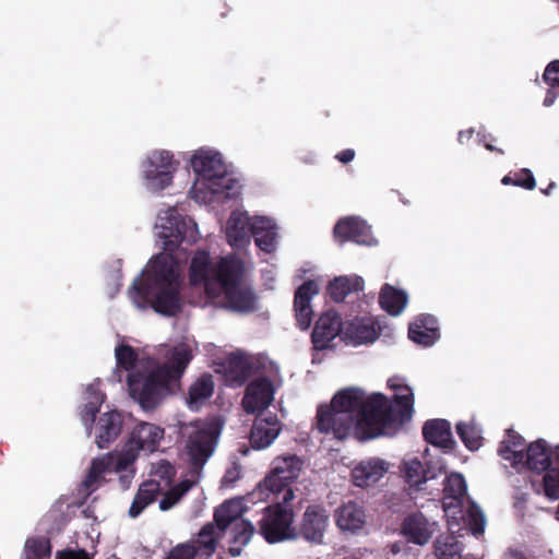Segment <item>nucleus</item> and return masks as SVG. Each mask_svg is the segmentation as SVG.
Listing matches in <instances>:
<instances>
[{"label":"nucleus","mask_w":559,"mask_h":559,"mask_svg":"<svg viewBox=\"0 0 559 559\" xmlns=\"http://www.w3.org/2000/svg\"><path fill=\"white\" fill-rule=\"evenodd\" d=\"M389 384L400 392L392 403L382 393L366 397L365 391L358 388L338 391L330 404L318 406L316 428L340 440L354 429L358 439L369 440L403 426L412 419L414 394L408 385H393L391 380Z\"/></svg>","instance_id":"1"},{"label":"nucleus","mask_w":559,"mask_h":559,"mask_svg":"<svg viewBox=\"0 0 559 559\" xmlns=\"http://www.w3.org/2000/svg\"><path fill=\"white\" fill-rule=\"evenodd\" d=\"M193 358L186 344L175 346L163 364L148 372L135 371L128 374L129 394L144 411H153L180 386L181 378Z\"/></svg>","instance_id":"2"},{"label":"nucleus","mask_w":559,"mask_h":559,"mask_svg":"<svg viewBox=\"0 0 559 559\" xmlns=\"http://www.w3.org/2000/svg\"><path fill=\"white\" fill-rule=\"evenodd\" d=\"M245 273V262L237 253L213 259L209 251L197 250L189 266V283L203 286L205 293L215 297L224 294L238 310H245V292L240 284Z\"/></svg>","instance_id":"3"},{"label":"nucleus","mask_w":559,"mask_h":559,"mask_svg":"<svg viewBox=\"0 0 559 559\" xmlns=\"http://www.w3.org/2000/svg\"><path fill=\"white\" fill-rule=\"evenodd\" d=\"M131 289L157 313L174 317L182 311L180 275L164 255L151 260L145 277L135 280Z\"/></svg>","instance_id":"4"},{"label":"nucleus","mask_w":559,"mask_h":559,"mask_svg":"<svg viewBox=\"0 0 559 559\" xmlns=\"http://www.w3.org/2000/svg\"><path fill=\"white\" fill-rule=\"evenodd\" d=\"M222 428L218 419L195 420L180 426L183 453L189 464L187 476L201 479L203 468L218 444Z\"/></svg>","instance_id":"5"},{"label":"nucleus","mask_w":559,"mask_h":559,"mask_svg":"<svg viewBox=\"0 0 559 559\" xmlns=\"http://www.w3.org/2000/svg\"><path fill=\"white\" fill-rule=\"evenodd\" d=\"M191 166L200 177V183L212 195L234 199L240 193L239 182L228 173L218 152L199 150L191 158Z\"/></svg>","instance_id":"6"},{"label":"nucleus","mask_w":559,"mask_h":559,"mask_svg":"<svg viewBox=\"0 0 559 559\" xmlns=\"http://www.w3.org/2000/svg\"><path fill=\"white\" fill-rule=\"evenodd\" d=\"M294 499V490L288 489L284 496L277 497V501L263 509L258 521V531L266 543L278 544L297 539Z\"/></svg>","instance_id":"7"},{"label":"nucleus","mask_w":559,"mask_h":559,"mask_svg":"<svg viewBox=\"0 0 559 559\" xmlns=\"http://www.w3.org/2000/svg\"><path fill=\"white\" fill-rule=\"evenodd\" d=\"M160 235L165 238L167 250L174 251L180 243L193 245L198 240V228L194 221L181 215L175 207H169L158 214Z\"/></svg>","instance_id":"8"},{"label":"nucleus","mask_w":559,"mask_h":559,"mask_svg":"<svg viewBox=\"0 0 559 559\" xmlns=\"http://www.w3.org/2000/svg\"><path fill=\"white\" fill-rule=\"evenodd\" d=\"M304 467V461L296 454L276 456L272 462V469L266 475L260 488L278 497L292 488V484L299 477Z\"/></svg>","instance_id":"9"},{"label":"nucleus","mask_w":559,"mask_h":559,"mask_svg":"<svg viewBox=\"0 0 559 559\" xmlns=\"http://www.w3.org/2000/svg\"><path fill=\"white\" fill-rule=\"evenodd\" d=\"M142 167L146 187L157 192L171 185L177 163L169 151H155L143 163Z\"/></svg>","instance_id":"10"},{"label":"nucleus","mask_w":559,"mask_h":559,"mask_svg":"<svg viewBox=\"0 0 559 559\" xmlns=\"http://www.w3.org/2000/svg\"><path fill=\"white\" fill-rule=\"evenodd\" d=\"M329 520L330 514L322 504H309L296 527L297 539L301 537L311 544H322Z\"/></svg>","instance_id":"11"},{"label":"nucleus","mask_w":559,"mask_h":559,"mask_svg":"<svg viewBox=\"0 0 559 559\" xmlns=\"http://www.w3.org/2000/svg\"><path fill=\"white\" fill-rule=\"evenodd\" d=\"M333 235L341 245L346 241L366 246L374 243L370 226L364 219L356 216L340 218L334 225Z\"/></svg>","instance_id":"12"},{"label":"nucleus","mask_w":559,"mask_h":559,"mask_svg":"<svg viewBox=\"0 0 559 559\" xmlns=\"http://www.w3.org/2000/svg\"><path fill=\"white\" fill-rule=\"evenodd\" d=\"M338 335L343 336V322L338 312L329 310L317 320L311 333L313 349L317 352L330 347V343Z\"/></svg>","instance_id":"13"},{"label":"nucleus","mask_w":559,"mask_h":559,"mask_svg":"<svg viewBox=\"0 0 559 559\" xmlns=\"http://www.w3.org/2000/svg\"><path fill=\"white\" fill-rule=\"evenodd\" d=\"M247 230L254 239L255 246L265 253L276 249L277 225L275 221L264 215L249 216L247 214Z\"/></svg>","instance_id":"14"},{"label":"nucleus","mask_w":559,"mask_h":559,"mask_svg":"<svg viewBox=\"0 0 559 559\" xmlns=\"http://www.w3.org/2000/svg\"><path fill=\"white\" fill-rule=\"evenodd\" d=\"M164 435L165 430L160 426L141 421L133 427L127 443L138 453L151 454L158 449Z\"/></svg>","instance_id":"15"},{"label":"nucleus","mask_w":559,"mask_h":559,"mask_svg":"<svg viewBox=\"0 0 559 559\" xmlns=\"http://www.w3.org/2000/svg\"><path fill=\"white\" fill-rule=\"evenodd\" d=\"M281 429V423L275 414L257 416L247 438L252 449L263 450L273 443Z\"/></svg>","instance_id":"16"},{"label":"nucleus","mask_w":559,"mask_h":559,"mask_svg":"<svg viewBox=\"0 0 559 559\" xmlns=\"http://www.w3.org/2000/svg\"><path fill=\"white\" fill-rule=\"evenodd\" d=\"M274 377H258L247 383V414L267 408L274 400Z\"/></svg>","instance_id":"17"},{"label":"nucleus","mask_w":559,"mask_h":559,"mask_svg":"<svg viewBox=\"0 0 559 559\" xmlns=\"http://www.w3.org/2000/svg\"><path fill=\"white\" fill-rule=\"evenodd\" d=\"M390 468V463L380 457H369L360 461L350 473L353 484L357 487H368L378 483Z\"/></svg>","instance_id":"18"},{"label":"nucleus","mask_w":559,"mask_h":559,"mask_svg":"<svg viewBox=\"0 0 559 559\" xmlns=\"http://www.w3.org/2000/svg\"><path fill=\"white\" fill-rule=\"evenodd\" d=\"M123 416L118 411L102 414L95 425V443L99 449H107L120 436Z\"/></svg>","instance_id":"19"},{"label":"nucleus","mask_w":559,"mask_h":559,"mask_svg":"<svg viewBox=\"0 0 559 559\" xmlns=\"http://www.w3.org/2000/svg\"><path fill=\"white\" fill-rule=\"evenodd\" d=\"M378 332L371 318H355L343 324V341L354 346L372 343Z\"/></svg>","instance_id":"20"},{"label":"nucleus","mask_w":559,"mask_h":559,"mask_svg":"<svg viewBox=\"0 0 559 559\" xmlns=\"http://www.w3.org/2000/svg\"><path fill=\"white\" fill-rule=\"evenodd\" d=\"M225 533L213 523H206L202 526L197 535V538L186 542L195 552L198 559L211 558L218 546L219 540L224 537Z\"/></svg>","instance_id":"21"},{"label":"nucleus","mask_w":559,"mask_h":559,"mask_svg":"<svg viewBox=\"0 0 559 559\" xmlns=\"http://www.w3.org/2000/svg\"><path fill=\"white\" fill-rule=\"evenodd\" d=\"M401 530L408 542L420 546L426 545L433 533L432 524L420 512L407 515L402 522Z\"/></svg>","instance_id":"22"},{"label":"nucleus","mask_w":559,"mask_h":559,"mask_svg":"<svg viewBox=\"0 0 559 559\" xmlns=\"http://www.w3.org/2000/svg\"><path fill=\"white\" fill-rule=\"evenodd\" d=\"M423 437L427 443L437 448L452 450L455 444L447 419H428L423 426Z\"/></svg>","instance_id":"23"},{"label":"nucleus","mask_w":559,"mask_h":559,"mask_svg":"<svg viewBox=\"0 0 559 559\" xmlns=\"http://www.w3.org/2000/svg\"><path fill=\"white\" fill-rule=\"evenodd\" d=\"M439 336L438 321L432 314H420L408 326V337L423 346H431Z\"/></svg>","instance_id":"24"},{"label":"nucleus","mask_w":559,"mask_h":559,"mask_svg":"<svg viewBox=\"0 0 559 559\" xmlns=\"http://www.w3.org/2000/svg\"><path fill=\"white\" fill-rule=\"evenodd\" d=\"M335 522L341 531L356 533L366 524L365 509L355 501L345 502L336 509Z\"/></svg>","instance_id":"25"},{"label":"nucleus","mask_w":559,"mask_h":559,"mask_svg":"<svg viewBox=\"0 0 559 559\" xmlns=\"http://www.w3.org/2000/svg\"><path fill=\"white\" fill-rule=\"evenodd\" d=\"M552 464V452L544 439H538L524 451L523 462L519 463L518 468H528L540 473Z\"/></svg>","instance_id":"26"},{"label":"nucleus","mask_w":559,"mask_h":559,"mask_svg":"<svg viewBox=\"0 0 559 559\" xmlns=\"http://www.w3.org/2000/svg\"><path fill=\"white\" fill-rule=\"evenodd\" d=\"M245 513V498L238 497L229 499L222 503L214 511V524L221 532L226 533L227 528L241 521L245 523L242 515Z\"/></svg>","instance_id":"27"},{"label":"nucleus","mask_w":559,"mask_h":559,"mask_svg":"<svg viewBox=\"0 0 559 559\" xmlns=\"http://www.w3.org/2000/svg\"><path fill=\"white\" fill-rule=\"evenodd\" d=\"M111 455H103L92 461L88 472L81 484V488L86 496L94 492L105 481L104 476L107 472H111Z\"/></svg>","instance_id":"28"},{"label":"nucleus","mask_w":559,"mask_h":559,"mask_svg":"<svg viewBox=\"0 0 559 559\" xmlns=\"http://www.w3.org/2000/svg\"><path fill=\"white\" fill-rule=\"evenodd\" d=\"M525 440L513 429H508L504 440L500 443L499 455L511 463L513 467H519V463L523 462Z\"/></svg>","instance_id":"29"},{"label":"nucleus","mask_w":559,"mask_h":559,"mask_svg":"<svg viewBox=\"0 0 559 559\" xmlns=\"http://www.w3.org/2000/svg\"><path fill=\"white\" fill-rule=\"evenodd\" d=\"M159 491L160 484L157 480L148 479L143 481L131 503L129 516L132 519L138 518L150 504L155 502Z\"/></svg>","instance_id":"30"},{"label":"nucleus","mask_w":559,"mask_h":559,"mask_svg":"<svg viewBox=\"0 0 559 559\" xmlns=\"http://www.w3.org/2000/svg\"><path fill=\"white\" fill-rule=\"evenodd\" d=\"M364 289V280L359 276H338L330 282L328 293L335 302H342L345 298Z\"/></svg>","instance_id":"31"},{"label":"nucleus","mask_w":559,"mask_h":559,"mask_svg":"<svg viewBox=\"0 0 559 559\" xmlns=\"http://www.w3.org/2000/svg\"><path fill=\"white\" fill-rule=\"evenodd\" d=\"M214 393V380L210 373L201 374L189 388L187 404L191 409H198Z\"/></svg>","instance_id":"32"},{"label":"nucleus","mask_w":559,"mask_h":559,"mask_svg":"<svg viewBox=\"0 0 559 559\" xmlns=\"http://www.w3.org/2000/svg\"><path fill=\"white\" fill-rule=\"evenodd\" d=\"M407 295L390 284H384L379 295L381 308L391 316H399L407 304Z\"/></svg>","instance_id":"33"},{"label":"nucleus","mask_w":559,"mask_h":559,"mask_svg":"<svg viewBox=\"0 0 559 559\" xmlns=\"http://www.w3.org/2000/svg\"><path fill=\"white\" fill-rule=\"evenodd\" d=\"M278 369L265 354H247V379L249 377H276Z\"/></svg>","instance_id":"34"},{"label":"nucleus","mask_w":559,"mask_h":559,"mask_svg":"<svg viewBox=\"0 0 559 559\" xmlns=\"http://www.w3.org/2000/svg\"><path fill=\"white\" fill-rule=\"evenodd\" d=\"M435 555L438 559H462V544L451 534L440 535L433 545Z\"/></svg>","instance_id":"35"},{"label":"nucleus","mask_w":559,"mask_h":559,"mask_svg":"<svg viewBox=\"0 0 559 559\" xmlns=\"http://www.w3.org/2000/svg\"><path fill=\"white\" fill-rule=\"evenodd\" d=\"M227 242L237 249L245 248V213L234 211L226 225Z\"/></svg>","instance_id":"36"},{"label":"nucleus","mask_w":559,"mask_h":559,"mask_svg":"<svg viewBox=\"0 0 559 559\" xmlns=\"http://www.w3.org/2000/svg\"><path fill=\"white\" fill-rule=\"evenodd\" d=\"M199 481V478L191 476H187V478L180 480L164 495L159 501V509L162 511L171 509Z\"/></svg>","instance_id":"37"},{"label":"nucleus","mask_w":559,"mask_h":559,"mask_svg":"<svg viewBox=\"0 0 559 559\" xmlns=\"http://www.w3.org/2000/svg\"><path fill=\"white\" fill-rule=\"evenodd\" d=\"M227 380L231 382V385L241 386L245 384V354L238 352L237 354H230L225 364H223Z\"/></svg>","instance_id":"38"},{"label":"nucleus","mask_w":559,"mask_h":559,"mask_svg":"<svg viewBox=\"0 0 559 559\" xmlns=\"http://www.w3.org/2000/svg\"><path fill=\"white\" fill-rule=\"evenodd\" d=\"M87 393L92 396V400L83 405L80 412V416L90 433L92 430V425L95 421L96 414L99 412V407L103 402V395L100 392L95 390L93 385L87 388Z\"/></svg>","instance_id":"39"},{"label":"nucleus","mask_w":559,"mask_h":559,"mask_svg":"<svg viewBox=\"0 0 559 559\" xmlns=\"http://www.w3.org/2000/svg\"><path fill=\"white\" fill-rule=\"evenodd\" d=\"M25 559H50L51 544L46 537H29L24 546Z\"/></svg>","instance_id":"40"},{"label":"nucleus","mask_w":559,"mask_h":559,"mask_svg":"<svg viewBox=\"0 0 559 559\" xmlns=\"http://www.w3.org/2000/svg\"><path fill=\"white\" fill-rule=\"evenodd\" d=\"M402 473L405 481L411 487H418L427 480L426 471L417 457L404 461Z\"/></svg>","instance_id":"41"},{"label":"nucleus","mask_w":559,"mask_h":559,"mask_svg":"<svg viewBox=\"0 0 559 559\" xmlns=\"http://www.w3.org/2000/svg\"><path fill=\"white\" fill-rule=\"evenodd\" d=\"M456 432L468 450L475 451L480 448L483 438L475 425L460 421L456 424Z\"/></svg>","instance_id":"42"},{"label":"nucleus","mask_w":559,"mask_h":559,"mask_svg":"<svg viewBox=\"0 0 559 559\" xmlns=\"http://www.w3.org/2000/svg\"><path fill=\"white\" fill-rule=\"evenodd\" d=\"M501 183L504 186L512 185L525 190H533L536 187L534 175L528 168H522L518 171L506 175L502 177Z\"/></svg>","instance_id":"43"},{"label":"nucleus","mask_w":559,"mask_h":559,"mask_svg":"<svg viewBox=\"0 0 559 559\" xmlns=\"http://www.w3.org/2000/svg\"><path fill=\"white\" fill-rule=\"evenodd\" d=\"M140 453H138L132 447H130L127 442L122 452L119 454L107 453L106 455L112 456V466L111 471L116 473H122L130 469L135 460L138 459Z\"/></svg>","instance_id":"44"},{"label":"nucleus","mask_w":559,"mask_h":559,"mask_svg":"<svg viewBox=\"0 0 559 559\" xmlns=\"http://www.w3.org/2000/svg\"><path fill=\"white\" fill-rule=\"evenodd\" d=\"M318 293L319 287L314 281H305L295 292L294 308L311 307V299Z\"/></svg>","instance_id":"45"},{"label":"nucleus","mask_w":559,"mask_h":559,"mask_svg":"<svg viewBox=\"0 0 559 559\" xmlns=\"http://www.w3.org/2000/svg\"><path fill=\"white\" fill-rule=\"evenodd\" d=\"M543 490L545 496L550 500L559 499V469L552 464L544 469Z\"/></svg>","instance_id":"46"},{"label":"nucleus","mask_w":559,"mask_h":559,"mask_svg":"<svg viewBox=\"0 0 559 559\" xmlns=\"http://www.w3.org/2000/svg\"><path fill=\"white\" fill-rule=\"evenodd\" d=\"M466 483L461 474L452 473L444 479L443 491L447 497L461 500L466 495Z\"/></svg>","instance_id":"47"},{"label":"nucleus","mask_w":559,"mask_h":559,"mask_svg":"<svg viewBox=\"0 0 559 559\" xmlns=\"http://www.w3.org/2000/svg\"><path fill=\"white\" fill-rule=\"evenodd\" d=\"M117 365L126 371L133 372L138 362V353L135 349L127 344H121L115 349Z\"/></svg>","instance_id":"48"},{"label":"nucleus","mask_w":559,"mask_h":559,"mask_svg":"<svg viewBox=\"0 0 559 559\" xmlns=\"http://www.w3.org/2000/svg\"><path fill=\"white\" fill-rule=\"evenodd\" d=\"M164 559H195V552L185 543L173 547Z\"/></svg>","instance_id":"49"},{"label":"nucleus","mask_w":559,"mask_h":559,"mask_svg":"<svg viewBox=\"0 0 559 559\" xmlns=\"http://www.w3.org/2000/svg\"><path fill=\"white\" fill-rule=\"evenodd\" d=\"M543 80L550 87H559V60H554L547 64Z\"/></svg>","instance_id":"50"},{"label":"nucleus","mask_w":559,"mask_h":559,"mask_svg":"<svg viewBox=\"0 0 559 559\" xmlns=\"http://www.w3.org/2000/svg\"><path fill=\"white\" fill-rule=\"evenodd\" d=\"M295 309V317L297 321V325L301 330H307L312 322V308L311 307H305V308H294Z\"/></svg>","instance_id":"51"},{"label":"nucleus","mask_w":559,"mask_h":559,"mask_svg":"<svg viewBox=\"0 0 559 559\" xmlns=\"http://www.w3.org/2000/svg\"><path fill=\"white\" fill-rule=\"evenodd\" d=\"M56 559H93V555L88 554L85 549H63L56 554Z\"/></svg>","instance_id":"52"},{"label":"nucleus","mask_w":559,"mask_h":559,"mask_svg":"<svg viewBox=\"0 0 559 559\" xmlns=\"http://www.w3.org/2000/svg\"><path fill=\"white\" fill-rule=\"evenodd\" d=\"M469 524L471 530L474 535H479L484 533L485 530V519L484 515L479 511H472L469 513Z\"/></svg>","instance_id":"53"},{"label":"nucleus","mask_w":559,"mask_h":559,"mask_svg":"<svg viewBox=\"0 0 559 559\" xmlns=\"http://www.w3.org/2000/svg\"><path fill=\"white\" fill-rule=\"evenodd\" d=\"M354 157L355 151L353 148L343 150L335 155V158L343 164L352 162Z\"/></svg>","instance_id":"54"},{"label":"nucleus","mask_w":559,"mask_h":559,"mask_svg":"<svg viewBox=\"0 0 559 559\" xmlns=\"http://www.w3.org/2000/svg\"><path fill=\"white\" fill-rule=\"evenodd\" d=\"M258 310V297L255 294L247 288V313Z\"/></svg>","instance_id":"55"},{"label":"nucleus","mask_w":559,"mask_h":559,"mask_svg":"<svg viewBox=\"0 0 559 559\" xmlns=\"http://www.w3.org/2000/svg\"><path fill=\"white\" fill-rule=\"evenodd\" d=\"M159 468L162 469V471H159V473L163 477L164 476L170 477L175 473L173 465L167 461H163L160 463Z\"/></svg>","instance_id":"56"},{"label":"nucleus","mask_w":559,"mask_h":559,"mask_svg":"<svg viewBox=\"0 0 559 559\" xmlns=\"http://www.w3.org/2000/svg\"><path fill=\"white\" fill-rule=\"evenodd\" d=\"M502 559H525L524 555L521 551L509 549Z\"/></svg>","instance_id":"57"},{"label":"nucleus","mask_w":559,"mask_h":559,"mask_svg":"<svg viewBox=\"0 0 559 559\" xmlns=\"http://www.w3.org/2000/svg\"><path fill=\"white\" fill-rule=\"evenodd\" d=\"M239 477L238 473H236L235 471H227L226 474L224 475V478H223V483L224 484H231L234 483L237 478Z\"/></svg>","instance_id":"58"},{"label":"nucleus","mask_w":559,"mask_h":559,"mask_svg":"<svg viewBox=\"0 0 559 559\" xmlns=\"http://www.w3.org/2000/svg\"><path fill=\"white\" fill-rule=\"evenodd\" d=\"M557 98V94L552 91H548L545 98H544V106L549 107L551 106Z\"/></svg>","instance_id":"59"},{"label":"nucleus","mask_w":559,"mask_h":559,"mask_svg":"<svg viewBox=\"0 0 559 559\" xmlns=\"http://www.w3.org/2000/svg\"><path fill=\"white\" fill-rule=\"evenodd\" d=\"M473 132H474L473 129L460 131L459 136H457L459 142L463 143L464 140H469L473 136Z\"/></svg>","instance_id":"60"},{"label":"nucleus","mask_w":559,"mask_h":559,"mask_svg":"<svg viewBox=\"0 0 559 559\" xmlns=\"http://www.w3.org/2000/svg\"><path fill=\"white\" fill-rule=\"evenodd\" d=\"M129 472H130L129 475H121L120 476V483L122 484V486L124 488L129 487L131 478L133 477V474H134V469L131 468Z\"/></svg>","instance_id":"61"},{"label":"nucleus","mask_w":559,"mask_h":559,"mask_svg":"<svg viewBox=\"0 0 559 559\" xmlns=\"http://www.w3.org/2000/svg\"><path fill=\"white\" fill-rule=\"evenodd\" d=\"M552 466L559 469V445H557L552 452Z\"/></svg>","instance_id":"62"},{"label":"nucleus","mask_w":559,"mask_h":559,"mask_svg":"<svg viewBox=\"0 0 559 559\" xmlns=\"http://www.w3.org/2000/svg\"><path fill=\"white\" fill-rule=\"evenodd\" d=\"M556 182H549L548 187L545 189H540L542 193L545 195H550L551 191L556 188Z\"/></svg>","instance_id":"63"},{"label":"nucleus","mask_w":559,"mask_h":559,"mask_svg":"<svg viewBox=\"0 0 559 559\" xmlns=\"http://www.w3.org/2000/svg\"><path fill=\"white\" fill-rule=\"evenodd\" d=\"M485 148L490 151V152H496L498 154H503V150L502 148H499L497 146H493L492 144L490 143H485Z\"/></svg>","instance_id":"64"}]
</instances>
